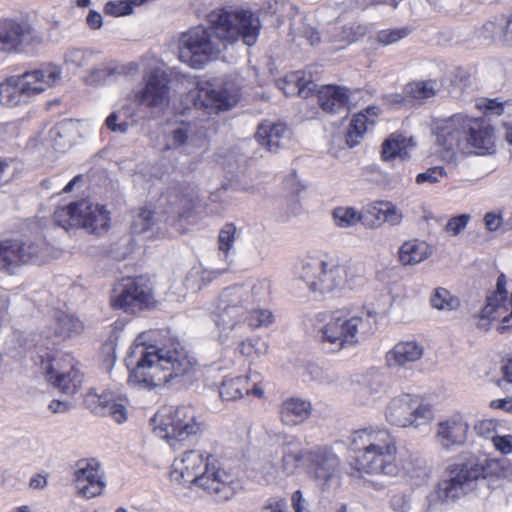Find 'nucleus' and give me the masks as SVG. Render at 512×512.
I'll use <instances>...</instances> for the list:
<instances>
[{
  "instance_id": "1",
  "label": "nucleus",
  "mask_w": 512,
  "mask_h": 512,
  "mask_svg": "<svg viewBox=\"0 0 512 512\" xmlns=\"http://www.w3.org/2000/svg\"><path fill=\"white\" fill-rule=\"evenodd\" d=\"M138 354L129 381L152 390L167 383L192 379L197 370L193 358L179 338L168 328L141 332L134 341Z\"/></svg>"
},
{
  "instance_id": "2",
  "label": "nucleus",
  "mask_w": 512,
  "mask_h": 512,
  "mask_svg": "<svg viewBox=\"0 0 512 512\" xmlns=\"http://www.w3.org/2000/svg\"><path fill=\"white\" fill-rule=\"evenodd\" d=\"M348 448L354 453L348 472L352 477L395 476L399 471L397 440L387 428L369 426L354 430Z\"/></svg>"
},
{
  "instance_id": "3",
  "label": "nucleus",
  "mask_w": 512,
  "mask_h": 512,
  "mask_svg": "<svg viewBox=\"0 0 512 512\" xmlns=\"http://www.w3.org/2000/svg\"><path fill=\"white\" fill-rule=\"evenodd\" d=\"M356 268L349 262H341L338 258L328 256L324 259L310 257L302 264L300 278L309 290L321 294L340 292L351 288L356 278Z\"/></svg>"
},
{
  "instance_id": "4",
  "label": "nucleus",
  "mask_w": 512,
  "mask_h": 512,
  "mask_svg": "<svg viewBox=\"0 0 512 512\" xmlns=\"http://www.w3.org/2000/svg\"><path fill=\"white\" fill-rule=\"evenodd\" d=\"M449 479L438 484L437 493L441 500H456L466 492V488L479 479L501 477L505 469L500 460L472 457L462 463H454L447 468Z\"/></svg>"
},
{
  "instance_id": "5",
  "label": "nucleus",
  "mask_w": 512,
  "mask_h": 512,
  "mask_svg": "<svg viewBox=\"0 0 512 512\" xmlns=\"http://www.w3.org/2000/svg\"><path fill=\"white\" fill-rule=\"evenodd\" d=\"M159 301L149 278L143 275L124 276L118 279L109 295V306L129 316L157 309Z\"/></svg>"
},
{
  "instance_id": "6",
  "label": "nucleus",
  "mask_w": 512,
  "mask_h": 512,
  "mask_svg": "<svg viewBox=\"0 0 512 512\" xmlns=\"http://www.w3.org/2000/svg\"><path fill=\"white\" fill-rule=\"evenodd\" d=\"M154 432L170 445L203 432L205 421L192 405L165 407L151 419Z\"/></svg>"
},
{
  "instance_id": "7",
  "label": "nucleus",
  "mask_w": 512,
  "mask_h": 512,
  "mask_svg": "<svg viewBox=\"0 0 512 512\" xmlns=\"http://www.w3.org/2000/svg\"><path fill=\"white\" fill-rule=\"evenodd\" d=\"M208 21L217 37L228 43L241 39L244 44L253 46L261 30L259 17L249 9L218 8L208 14Z\"/></svg>"
},
{
  "instance_id": "8",
  "label": "nucleus",
  "mask_w": 512,
  "mask_h": 512,
  "mask_svg": "<svg viewBox=\"0 0 512 512\" xmlns=\"http://www.w3.org/2000/svg\"><path fill=\"white\" fill-rule=\"evenodd\" d=\"M53 220L57 226L67 231L83 228L90 233H100L109 228L110 213L103 205L81 199L57 207Z\"/></svg>"
},
{
  "instance_id": "9",
  "label": "nucleus",
  "mask_w": 512,
  "mask_h": 512,
  "mask_svg": "<svg viewBox=\"0 0 512 512\" xmlns=\"http://www.w3.org/2000/svg\"><path fill=\"white\" fill-rule=\"evenodd\" d=\"M39 358L47 383L60 393L73 396L81 389L84 374L79 361L71 353L45 352Z\"/></svg>"
},
{
  "instance_id": "10",
  "label": "nucleus",
  "mask_w": 512,
  "mask_h": 512,
  "mask_svg": "<svg viewBox=\"0 0 512 512\" xmlns=\"http://www.w3.org/2000/svg\"><path fill=\"white\" fill-rule=\"evenodd\" d=\"M365 322L362 316L352 314L348 309L332 311L320 330L321 340L337 349L353 346L358 343V334L364 329Z\"/></svg>"
},
{
  "instance_id": "11",
  "label": "nucleus",
  "mask_w": 512,
  "mask_h": 512,
  "mask_svg": "<svg viewBox=\"0 0 512 512\" xmlns=\"http://www.w3.org/2000/svg\"><path fill=\"white\" fill-rule=\"evenodd\" d=\"M199 482L198 489L218 502L230 500L243 488L238 474L226 469L215 455L208 458L204 477Z\"/></svg>"
},
{
  "instance_id": "12",
  "label": "nucleus",
  "mask_w": 512,
  "mask_h": 512,
  "mask_svg": "<svg viewBox=\"0 0 512 512\" xmlns=\"http://www.w3.org/2000/svg\"><path fill=\"white\" fill-rule=\"evenodd\" d=\"M251 293L244 286L223 290L219 297L215 323L222 333H228L244 324Z\"/></svg>"
},
{
  "instance_id": "13",
  "label": "nucleus",
  "mask_w": 512,
  "mask_h": 512,
  "mask_svg": "<svg viewBox=\"0 0 512 512\" xmlns=\"http://www.w3.org/2000/svg\"><path fill=\"white\" fill-rule=\"evenodd\" d=\"M389 423L399 427L420 426L434 418L432 406L418 396L405 394L393 398L386 408Z\"/></svg>"
},
{
  "instance_id": "14",
  "label": "nucleus",
  "mask_w": 512,
  "mask_h": 512,
  "mask_svg": "<svg viewBox=\"0 0 512 512\" xmlns=\"http://www.w3.org/2000/svg\"><path fill=\"white\" fill-rule=\"evenodd\" d=\"M178 49L179 59L194 69L202 68L216 53L209 29L201 25L181 34Z\"/></svg>"
},
{
  "instance_id": "15",
  "label": "nucleus",
  "mask_w": 512,
  "mask_h": 512,
  "mask_svg": "<svg viewBox=\"0 0 512 512\" xmlns=\"http://www.w3.org/2000/svg\"><path fill=\"white\" fill-rule=\"evenodd\" d=\"M49 250L45 238L38 236L33 240L6 239L0 241V270L11 269L38 261Z\"/></svg>"
},
{
  "instance_id": "16",
  "label": "nucleus",
  "mask_w": 512,
  "mask_h": 512,
  "mask_svg": "<svg viewBox=\"0 0 512 512\" xmlns=\"http://www.w3.org/2000/svg\"><path fill=\"white\" fill-rule=\"evenodd\" d=\"M213 454L190 449L176 457L171 465L170 480L183 486L198 488L200 478L204 477L206 463Z\"/></svg>"
},
{
  "instance_id": "17",
  "label": "nucleus",
  "mask_w": 512,
  "mask_h": 512,
  "mask_svg": "<svg viewBox=\"0 0 512 512\" xmlns=\"http://www.w3.org/2000/svg\"><path fill=\"white\" fill-rule=\"evenodd\" d=\"M84 406L93 414L102 417H110L118 424L128 419V404L126 396L111 390L97 393L95 389H89L83 398Z\"/></svg>"
},
{
  "instance_id": "18",
  "label": "nucleus",
  "mask_w": 512,
  "mask_h": 512,
  "mask_svg": "<svg viewBox=\"0 0 512 512\" xmlns=\"http://www.w3.org/2000/svg\"><path fill=\"white\" fill-rule=\"evenodd\" d=\"M307 472L317 481L326 485L338 479L341 459L329 445H317L307 451Z\"/></svg>"
},
{
  "instance_id": "19",
  "label": "nucleus",
  "mask_w": 512,
  "mask_h": 512,
  "mask_svg": "<svg viewBox=\"0 0 512 512\" xmlns=\"http://www.w3.org/2000/svg\"><path fill=\"white\" fill-rule=\"evenodd\" d=\"M166 200L163 213L173 215L176 221L190 218L199 202L198 193L192 185L177 183L161 194Z\"/></svg>"
},
{
  "instance_id": "20",
  "label": "nucleus",
  "mask_w": 512,
  "mask_h": 512,
  "mask_svg": "<svg viewBox=\"0 0 512 512\" xmlns=\"http://www.w3.org/2000/svg\"><path fill=\"white\" fill-rule=\"evenodd\" d=\"M144 81L143 89L135 95L138 104L155 108L169 103L170 79L164 71L154 69L144 77Z\"/></svg>"
},
{
  "instance_id": "21",
  "label": "nucleus",
  "mask_w": 512,
  "mask_h": 512,
  "mask_svg": "<svg viewBox=\"0 0 512 512\" xmlns=\"http://www.w3.org/2000/svg\"><path fill=\"white\" fill-rule=\"evenodd\" d=\"M512 317V311L508 309V291L506 289V277L500 274L497 278L496 290L487 296L486 305L481 311V318L494 320H502V323L497 326L499 333H504L509 330L510 326L507 324Z\"/></svg>"
},
{
  "instance_id": "22",
  "label": "nucleus",
  "mask_w": 512,
  "mask_h": 512,
  "mask_svg": "<svg viewBox=\"0 0 512 512\" xmlns=\"http://www.w3.org/2000/svg\"><path fill=\"white\" fill-rule=\"evenodd\" d=\"M39 41V37L29 24L8 18L0 20V52H17L24 43Z\"/></svg>"
},
{
  "instance_id": "23",
  "label": "nucleus",
  "mask_w": 512,
  "mask_h": 512,
  "mask_svg": "<svg viewBox=\"0 0 512 512\" xmlns=\"http://www.w3.org/2000/svg\"><path fill=\"white\" fill-rule=\"evenodd\" d=\"M75 483L79 495L90 499L99 496L105 487L100 465L95 459H82L77 462Z\"/></svg>"
},
{
  "instance_id": "24",
  "label": "nucleus",
  "mask_w": 512,
  "mask_h": 512,
  "mask_svg": "<svg viewBox=\"0 0 512 512\" xmlns=\"http://www.w3.org/2000/svg\"><path fill=\"white\" fill-rule=\"evenodd\" d=\"M464 142L476 154H486L493 147V127L483 117L465 115Z\"/></svg>"
},
{
  "instance_id": "25",
  "label": "nucleus",
  "mask_w": 512,
  "mask_h": 512,
  "mask_svg": "<svg viewBox=\"0 0 512 512\" xmlns=\"http://www.w3.org/2000/svg\"><path fill=\"white\" fill-rule=\"evenodd\" d=\"M60 70L53 65L26 71L19 76L23 91L30 100L47 89L53 87L60 79Z\"/></svg>"
},
{
  "instance_id": "26",
  "label": "nucleus",
  "mask_w": 512,
  "mask_h": 512,
  "mask_svg": "<svg viewBox=\"0 0 512 512\" xmlns=\"http://www.w3.org/2000/svg\"><path fill=\"white\" fill-rule=\"evenodd\" d=\"M469 425L460 414L441 421L437 426L436 437L441 446L447 450L463 446L468 437Z\"/></svg>"
},
{
  "instance_id": "27",
  "label": "nucleus",
  "mask_w": 512,
  "mask_h": 512,
  "mask_svg": "<svg viewBox=\"0 0 512 512\" xmlns=\"http://www.w3.org/2000/svg\"><path fill=\"white\" fill-rule=\"evenodd\" d=\"M402 220V211L391 201L377 200L365 206V225L371 228H378L384 224L397 226Z\"/></svg>"
},
{
  "instance_id": "28",
  "label": "nucleus",
  "mask_w": 512,
  "mask_h": 512,
  "mask_svg": "<svg viewBox=\"0 0 512 512\" xmlns=\"http://www.w3.org/2000/svg\"><path fill=\"white\" fill-rule=\"evenodd\" d=\"M465 115L458 113L440 120L436 125L437 143L446 151L459 148L464 142Z\"/></svg>"
},
{
  "instance_id": "29",
  "label": "nucleus",
  "mask_w": 512,
  "mask_h": 512,
  "mask_svg": "<svg viewBox=\"0 0 512 512\" xmlns=\"http://www.w3.org/2000/svg\"><path fill=\"white\" fill-rule=\"evenodd\" d=\"M83 329V323L78 318L63 311H57L45 333L46 338L52 340L53 344H59L81 334Z\"/></svg>"
},
{
  "instance_id": "30",
  "label": "nucleus",
  "mask_w": 512,
  "mask_h": 512,
  "mask_svg": "<svg viewBox=\"0 0 512 512\" xmlns=\"http://www.w3.org/2000/svg\"><path fill=\"white\" fill-rule=\"evenodd\" d=\"M378 117V108L368 106L362 111L353 115L347 129L346 144L352 148L358 145L370 127H373Z\"/></svg>"
},
{
  "instance_id": "31",
  "label": "nucleus",
  "mask_w": 512,
  "mask_h": 512,
  "mask_svg": "<svg viewBox=\"0 0 512 512\" xmlns=\"http://www.w3.org/2000/svg\"><path fill=\"white\" fill-rule=\"evenodd\" d=\"M277 86L286 96L297 95L305 99L313 95L316 89V84L302 70L287 73L277 80Z\"/></svg>"
},
{
  "instance_id": "32",
  "label": "nucleus",
  "mask_w": 512,
  "mask_h": 512,
  "mask_svg": "<svg viewBox=\"0 0 512 512\" xmlns=\"http://www.w3.org/2000/svg\"><path fill=\"white\" fill-rule=\"evenodd\" d=\"M312 414V404L298 397L285 399L279 407V417L282 424L296 426L305 422Z\"/></svg>"
},
{
  "instance_id": "33",
  "label": "nucleus",
  "mask_w": 512,
  "mask_h": 512,
  "mask_svg": "<svg viewBox=\"0 0 512 512\" xmlns=\"http://www.w3.org/2000/svg\"><path fill=\"white\" fill-rule=\"evenodd\" d=\"M29 102L17 75L6 77L0 82V104L7 108H15Z\"/></svg>"
},
{
  "instance_id": "34",
  "label": "nucleus",
  "mask_w": 512,
  "mask_h": 512,
  "mask_svg": "<svg viewBox=\"0 0 512 512\" xmlns=\"http://www.w3.org/2000/svg\"><path fill=\"white\" fill-rule=\"evenodd\" d=\"M422 354L423 348L416 342H399L386 354V362L388 366H403L419 360Z\"/></svg>"
},
{
  "instance_id": "35",
  "label": "nucleus",
  "mask_w": 512,
  "mask_h": 512,
  "mask_svg": "<svg viewBox=\"0 0 512 512\" xmlns=\"http://www.w3.org/2000/svg\"><path fill=\"white\" fill-rule=\"evenodd\" d=\"M320 107L326 112H337L344 108L349 101V94L343 87L326 85L321 87L317 93Z\"/></svg>"
},
{
  "instance_id": "36",
  "label": "nucleus",
  "mask_w": 512,
  "mask_h": 512,
  "mask_svg": "<svg viewBox=\"0 0 512 512\" xmlns=\"http://www.w3.org/2000/svg\"><path fill=\"white\" fill-rule=\"evenodd\" d=\"M432 253L431 247L425 241L412 239L405 241L399 248L398 259L404 265H415L426 260Z\"/></svg>"
},
{
  "instance_id": "37",
  "label": "nucleus",
  "mask_w": 512,
  "mask_h": 512,
  "mask_svg": "<svg viewBox=\"0 0 512 512\" xmlns=\"http://www.w3.org/2000/svg\"><path fill=\"white\" fill-rule=\"evenodd\" d=\"M286 131L287 127L283 123L264 121L259 124L255 137L269 151H277Z\"/></svg>"
},
{
  "instance_id": "38",
  "label": "nucleus",
  "mask_w": 512,
  "mask_h": 512,
  "mask_svg": "<svg viewBox=\"0 0 512 512\" xmlns=\"http://www.w3.org/2000/svg\"><path fill=\"white\" fill-rule=\"evenodd\" d=\"M368 31L369 29L366 24L354 21L335 27L331 40L344 48L364 38Z\"/></svg>"
},
{
  "instance_id": "39",
  "label": "nucleus",
  "mask_w": 512,
  "mask_h": 512,
  "mask_svg": "<svg viewBox=\"0 0 512 512\" xmlns=\"http://www.w3.org/2000/svg\"><path fill=\"white\" fill-rule=\"evenodd\" d=\"M249 375L225 376L219 386V395L224 401H236L248 391Z\"/></svg>"
},
{
  "instance_id": "40",
  "label": "nucleus",
  "mask_w": 512,
  "mask_h": 512,
  "mask_svg": "<svg viewBox=\"0 0 512 512\" xmlns=\"http://www.w3.org/2000/svg\"><path fill=\"white\" fill-rule=\"evenodd\" d=\"M199 102L204 109L216 112L226 111L232 106L226 92L215 89H201L195 104L198 105Z\"/></svg>"
},
{
  "instance_id": "41",
  "label": "nucleus",
  "mask_w": 512,
  "mask_h": 512,
  "mask_svg": "<svg viewBox=\"0 0 512 512\" xmlns=\"http://www.w3.org/2000/svg\"><path fill=\"white\" fill-rule=\"evenodd\" d=\"M275 317L271 310L266 308H254L248 300V308L245 313L244 324L251 330L267 328L274 323Z\"/></svg>"
},
{
  "instance_id": "42",
  "label": "nucleus",
  "mask_w": 512,
  "mask_h": 512,
  "mask_svg": "<svg viewBox=\"0 0 512 512\" xmlns=\"http://www.w3.org/2000/svg\"><path fill=\"white\" fill-rule=\"evenodd\" d=\"M332 217L335 225L340 228H349L359 222L365 225V207L361 212L353 207H336L332 212Z\"/></svg>"
},
{
  "instance_id": "43",
  "label": "nucleus",
  "mask_w": 512,
  "mask_h": 512,
  "mask_svg": "<svg viewBox=\"0 0 512 512\" xmlns=\"http://www.w3.org/2000/svg\"><path fill=\"white\" fill-rule=\"evenodd\" d=\"M407 139L400 133H392L382 144L381 156L385 161L406 154Z\"/></svg>"
},
{
  "instance_id": "44",
  "label": "nucleus",
  "mask_w": 512,
  "mask_h": 512,
  "mask_svg": "<svg viewBox=\"0 0 512 512\" xmlns=\"http://www.w3.org/2000/svg\"><path fill=\"white\" fill-rule=\"evenodd\" d=\"M437 90V81L432 79L413 81L408 83L405 88L406 94L417 100L434 97Z\"/></svg>"
},
{
  "instance_id": "45",
  "label": "nucleus",
  "mask_w": 512,
  "mask_h": 512,
  "mask_svg": "<svg viewBox=\"0 0 512 512\" xmlns=\"http://www.w3.org/2000/svg\"><path fill=\"white\" fill-rule=\"evenodd\" d=\"M155 224V211L147 206L140 207L133 216L130 230L132 234L139 235L149 231Z\"/></svg>"
},
{
  "instance_id": "46",
  "label": "nucleus",
  "mask_w": 512,
  "mask_h": 512,
  "mask_svg": "<svg viewBox=\"0 0 512 512\" xmlns=\"http://www.w3.org/2000/svg\"><path fill=\"white\" fill-rule=\"evenodd\" d=\"M430 303L433 308L446 311L456 310L460 306L459 298L442 287L434 290L430 298Z\"/></svg>"
},
{
  "instance_id": "47",
  "label": "nucleus",
  "mask_w": 512,
  "mask_h": 512,
  "mask_svg": "<svg viewBox=\"0 0 512 512\" xmlns=\"http://www.w3.org/2000/svg\"><path fill=\"white\" fill-rule=\"evenodd\" d=\"M512 22L511 15H501L495 17L494 21H489L483 25V30L491 35L492 38H506L508 29Z\"/></svg>"
},
{
  "instance_id": "48",
  "label": "nucleus",
  "mask_w": 512,
  "mask_h": 512,
  "mask_svg": "<svg viewBox=\"0 0 512 512\" xmlns=\"http://www.w3.org/2000/svg\"><path fill=\"white\" fill-rule=\"evenodd\" d=\"M301 465L307 466V451H292L288 447L284 448L282 456L283 469L288 472H293Z\"/></svg>"
},
{
  "instance_id": "49",
  "label": "nucleus",
  "mask_w": 512,
  "mask_h": 512,
  "mask_svg": "<svg viewBox=\"0 0 512 512\" xmlns=\"http://www.w3.org/2000/svg\"><path fill=\"white\" fill-rule=\"evenodd\" d=\"M237 228L234 223H226L218 234V249L224 255H228L236 239Z\"/></svg>"
},
{
  "instance_id": "50",
  "label": "nucleus",
  "mask_w": 512,
  "mask_h": 512,
  "mask_svg": "<svg viewBox=\"0 0 512 512\" xmlns=\"http://www.w3.org/2000/svg\"><path fill=\"white\" fill-rule=\"evenodd\" d=\"M411 30L408 27L383 29L377 32L376 40L383 46H388L397 43L401 39L407 37Z\"/></svg>"
},
{
  "instance_id": "51",
  "label": "nucleus",
  "mask_w": 512,
  "mask_h": 512,
  "mask_svg": "<svg viewBox=\"0 0 512 512\" xmlns=\"http://www.w3.org/2000/svg\"><path fill=\"white\" fill-rule=\"evenodd\" d=\"M120 73L121 70L118 66L103 65L92 69L87 75L86 81L90 84H100Z\"/></svg>"
},
{
  "instance_id": "52",
  "label": "nucleus",
  "mask_w": 512,
  "mask_h": 512,
  "mask_svg": "<svg viewBox=\"0 0 512 512\" xmlns=\"http://www.w3.org/2000/svg\"><path fill=\"white\" fill-rule=\"evenodd\" d=\"M507 102L499 101L497 98H481L476 102V108L486 116L502 115Z\"/></svg>"
},
{
  "instance_id": "53",
  "label": "nucleus",
  "mask_w": 512,
  "mask_h": 512,
  "mask_svg": "<svg viewBox=\"0 0 512 512\" xmlns=\"http://www.w3.org/2000/svg\"><path fill=\"white\" fill-rule=\"evenodd\" d=\"M132 12L133 8L128 0L109 1L104 6V13L114 17L126 16Z\"/></svg>"
},
{
  "instance_id": "54",
  "label": "nucleus",
  "mask_w": 512,
  "mask_h": 512,
  "mask_svg": "<svg viewBox=\"0 0 512 512\" xmlns=\"http://www.w3.org/2000/svg\"><path fill=\"white\" fill-rule=\"evenodd\" d=\"M470 216L468 214H461L452 217L446 224L445 230L453 236L458 235L462 230L465 229L469 222Z\"/></svg>"
},
{
  "instance_id": "55",
  "label": "nucleus",
  "mask_w": 512,
  "mask_h": 512,
  "mask_svg": "<svg viewBox=\"0 0 512 512\" xmlns=\"http://www.w3.org/2000/svg\"><path fill=\"white\" fill-rule=\"evenodd\" d=\"M445 170L443 167H432L426 172L420 173L416 176V182L418 184L424 182L436 183L445 176Z\"/></svg>"
},
{
  "instance_id": "56",
  "label": "nucleus",
  "mask_w": 512,
  "mask_h": 512,
  "mask_svg": "<svg viewBox=\"0 0 512 512\" xmlns=\"http://www.w3.org/2000/svg\"><path fill=\"white\" fill-rule=\"evenodd\" d=\"M469 82L470 73L462 67L456 68L451 78V84L453 86H460L462 88H465L469 85Z\"/></svg>"
},
{
  "instance_id": "57",
  "label": "nucleus",
  "mask_w": 512,
  "mask_h": 512,
  "mask_svg": "<svg viewBox=\"0 0 512 512\" xmlns=\"http://www.w3.org/2000/svg\"><path fill=\"white\" fill-rule=\"evenodd\" d=\"M495 448L502 454H509L512 452V436H492Z\"/></svg>"
},
{
  "instance_id": "58",
  "label": "nucleus",
  "mask_w": 512,
  "mask_h": 512,
  "mask_svg": "<svg viewBox=\"0 0 512 512\" xmlns=\"http://www.w3.org/2000/svg\"><path fill=\"white\" fill-rule=\"evenodd\" d=\"M118 115L113 112L105 120L107 128L113 132L125 133L128 130L127 122L117 123Z\"/></svg>"
},
{
  "instance_id": "59",
  "label": "nucleus",
  "mask_w": 512,
  "mask_h": 512,
  "mask_svg": "<svg viewBox=\"0 0 512 512\" xmlns=\"http://www.w3.org/2000/svg\"><path fill=\"white\" fill-rule=\"evenodd\" d=\"M496 423L493 420H481L475 425L476 432L484 437H490L495 432Z\"/></svg>"
},
{
  "instance_id": "60",
  "label": "nucleus",
  "mask_w": 512,
  "mask_h": 512,
  "mask_svg": "<svg viewBox=\"0 0 512 512\" xmlns=\"http://www.w3.org/2000/svg\"><path fill=\"white\" fill-rule=\"evenodd\" d=\"M292 507L295 512H310L307 501L303 498L302 492L296 490L291 495Z\"/></svg>"
},
{
  "instance_id": "61",
  "label": "nucleus",
  "mask_w": 512,
  "mask_h": 512,
  "mask_svg": "<svg viewBox=\"0 0 512 512\" xmlns=\"http://www.w3.org/2000/svg\"><path fill=\"white\" fill-rule=\"evenodd\" d=\"M262 512H288L284 499H272L263 507Z\"/></svg>"
},
{
  "instance_id": "62",
  "label": "nucleus",
  "mask_w": 512,
  "mask_h": 512,
  "mask_svg": "<svg viewBox=\"0 0 512 512\" xmlns=\"http://www.w3.org/2000/svg\"><path fill=\"white\" fill-rule=\"evenodd\" d=\"M501 222V216L492 212L487 213L484 217L485 226L489 231L497 230L500 227Z\"/></svg>"
},
{
  "instance_id": "63",
  "label": "nucleus",
  "mask_w": 512,
  "mask_h": 512,
  "mask_svg": "<svg viewBox=\"0 0 512 512\" xmlns=\"http://www.w3.org/2000/svg\"><path fill=\"white\" fill-rule=\"evenodd\" d=\"M102 20L101 14L95 10H90L86 18L87 25L93 30L101 28Z\"/></svg>"
},
{
  "instance_id": "64",
  "label": "nucleus",
  "mask_w": 512,
  "mask_h": 512,
  "mask_svg": "<svg viewBox=\"0 0 512 512\" xmlns=\"http://www.w3.org/2000/svg\"><path fill=\"white\" fill-rule=\"evenodd\" d=\"M171 136H172L173 144L175 147L182 146L183 144L186 143V141L188 139L187 130H185L183 128L175 129L172 132Z\"/></svg>"
}]
</instances>
